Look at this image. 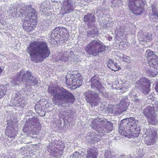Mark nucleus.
<instances>
[{
	"instance_id": "1",
	"label": "nucleus",
	"mask_w": 158,
	"mask_h": 158,
	"mask_svg": "<svg viewBox=\"0 0 158 158\" xmlns=\"http://www.w3.org/2000/svg\"><path fill=\"white\" fill-rule=\"evenodd\" d=\"M16 8L10 10V13L13 17H23V27L27 31L34 29L37 22V18L35 15V10L31 7V5H27L22 7L19 12Z\"/></svg>"
},
{
	"instance_id": "2",
	"label": "nucleus",
	"mask_w": 158,
	"mask_h": 158,
	"mask_svg": "<svg viewBox=\"0 0 158 158\" xmlns=\"http://www.w3.org/2000/svg\"><path fill=\"white\" fill-rule=\"evenodd\" d=\"M27 50L32 61L36 63L43 61L50 55L47 44L44 41H35L31 43Z\"/></svg>"
},
{
	"instance_id": "3",
	"label": "nucleus",
	"mask_w": 158,
	"mask_h": 158,
	"mask_svg": "<svg viewBox=\"0 0 158 158\" xmlns=\"http://www.w3.org/2000/svg\"><path fill=\"white\" fill-rule=\"evenodd\" d=\"M48 92L53 96L54 104L61 106L65 103H73L75 100L74 96L63 87H49Z\"/></svg>"
},
{
	"instance_id": "4",
	"label": "nucleus",
	"mask_w": 158,
	"mask_h": 158,
	"mask_svg": "<svg viewBox=\"0 0 158 158\" xmlns=\"http://www.w3.org/2000/svg\"><path fill=\"white\" fill-rule=\"evenodd\" d=\"M91 126L93 129L97 131H101L100 135H104L106 133L112 130L113 123L108 121L104 118L95 119L92 122Z\"/></svg>"
},
{
	"instance_id": "5",
	"label": "nucleus",
	"mask_w": 158,
	"mask_h": 158,
	"mask_svg": "<svg viewBox=\"0 0 158 158\" xmlns=\"http://www.w3.org/2000/svg\"><path fill=\"white\" fill-rule=\"evenodd\" d=\"M106 47L103 44L98 40H93L88 44L85 48V51L90 55L96 56L99 53L104 51Z\"/></svg>"
},
{
	"instance_id": "6",
	"label": "nucleus",
	"mask_w": 158,
	"mask_h": 158,
	"mask_svg": "<svg viewBox=\"0 0 158 158\" xmlns=\"http://www.w3.org/2000/svg\"><path fill=\"white\" fill-rule=\"evenodd\" d=\"M143 113L150 124L154 125L156 124L157 120L156 117L158 115V111H155L154 107H146L143 109Z\"/></svg>"
},
{
	"instance_id": "7",
	"label": "nucleus",
	"mask_w": 158,
	"mask_h": 158,
	"mask_svg": "<svg viewBox=\"0 0 158 158\" xmlns=\"http://www.w3.org/2000/svg\"><path fill=\"white\" fill-rule=\"evenodd\" d=\"M129 8L133 13L139 15L142 12L143 0H128Z\"/></svg>"
},
{
	"instance_id": "8",
	"label": "nucleus",
	"mask_w": 158,
	"mask_h": 158,
	"mask_svg": "<svg viewBox=\"0 0 158 158\" xmlns=\"http://www.w3.org/2000/svg\"><path fill=\"white\" fill-rule=\"evenodd\" d=\"M138 121L133 118H130L123 119L120 122L119 130H127L128 128H136Z\"/></svg>"
},
{
	"instance_id": "9",
	"label": "nucleus",
	"mask_w": 158,
	"mask_h": 158,
	"mask_svg": "<svg viewBox=\"0 0 158 158\" xmlns=\"http://www.w3.org/2000/svg\"><path fill=\"white\" fill-rule=\"evenodd\" d=\"M151 82L144 77H142L136 83L135 87L141 90L145 94L150 91Z\"/></svg>"
},
{
	"instance_id": "10",
	"label": "nucleus",
	"mask_w": 158,
	"mask_h": 158,
	"mask_svg": "<svg viewBox=\"0 0 158 158\" xmlns=\"http://www.w3.org/2000/svg\"><path fill=\"white\" fill-rule=\"evenodd\" d=\"M85 95L86 100L91 106H98L100 102L101 98L98 94L94 92L89 91L86 92Z\"/></svg>"
},
{
	"instance_id": "11",
	"label": "nucleus",
	"mask_w": 158,
	"mask_h": 158,
	"mask_svg": "<svg viewBox=\"0 0 158 158\" xmlns=\"http://www.w3.org/2000/svg\"><path fill=\"white\" fill-rule=\"evenodd\" d=\"M127 104L124 101L121 100L118 106V108L114 105H111L109 107L108 110L109 113L113 114H119L123 111H125L127 109Z\"/></svg>"
},
{
	"instance_id": "12",
	"label": "nucleus",
	"mask_w": 158,
	"mask_h": 158,
	"mask_svg": "<svg viewBox=\"0 0 158 158\" xmlns=\"http://www.w3.org/2000/svg\"><path fill=\"white\" fill-rule=\"evenodd\" d=\"M64 144L62 142V140H54L49 144L48 147V149H50L51 151H55L56 148V149L59 151V156L62 155L63 150L64 148Z\"/></svg>"
},
{
	"instance_id": "13",
	"label": "nucleus",
	"mask_w": 158,
	"mask_h": 158,
	"mask_svg": "<svg viewBox=\"0 0 158 158\" xmlns=\"http://www.w3.org/2000/svg\"><path fill=\"white\" fill-rule=\"evenodd\" d=\"M91 86L92 88L96 89L99 92L102 93L104 95L105 88L102 86V84L100 81L99 78L97 76H94L90 80Z\"/></svg>"
},
{
	"instance_id": "14",
	"label": "nucleus",
	"mask_w": 158,
	"mask_h": 158,
	"mask_svg": "<svg viewBox=\"0 0 158 158\" xmlns=\"http://www.w3.org/2000/svg\"><path fill=\"white\" fill-rule=\"evenodd\" d=\"M138 128H131L125 130L120 129L118 131L122 135H123L128 138L137 137L139 135V132L137 130Z\"/></svg>"
},
{
	"instance_id": "15",
	"label": "nucleus",
	"mask_w": 158,
	"mask_h": 158,
	"mask_svg": "<svg viewBox=\"0 0 158 158\" xmlns=\"http://www.w3.org/2000/svg\"><path fill=\"white\" fill-rule=\"evenodd\" d=\"M69 53L67 52H62L60 53V56L58 59H57L56 61L60 63L61 61H74L73 52V51H71L69 52L68 57V55Z\"/></svg>"
},
{
	"instance_id": "16",
	"label": "nucleus",
	"mask_w": 158,
	"mask_h": 158,
	"mask_svg": "<svg viewBox=\"0 0 158 158\" xmlns=\"http://www.w3.org/2000/svg\"><path fill=\"white\" fill-rule=\"evenodd\" d=\"M72 0H64L63 4V10L62 15L68 14L74 10L75 5L73 3Z\"/></svg>"
},
{
	"instance_id": "17",
	"label": "nucleus",
	"mask_w": 158,
	"mask_h": 158,
	"mask_svg": "<svg viewBox=\"0 0 158 158\" xmlns=\"http://www.w3.org/2000/svg\"><path fill=\"white\" fill-rule=\"evenodd\" d=\"M32 76V73L28 71L21 70L18 75L17 79L19 82L27 83Z\"/></svg>"
},
{
	"instance_id": "18",
	"label": "nucleus",
	"mask_w": 158,
	"mask_h": 158,
	"mask_svg": "<svg viewBox=\"0 0 158 158\" xmlns=\"http://www.w3.org/2000/svg\"><path fill=\"white\" fill-rule=\"evenodd\" d=\"M157 132L154 130H152L149 132L148 135L146 136L145 139V143L148 145H151L153 144L155 141L157 137Z\"/></svg>"
},
{
	"instance_id": "19",
	"label": "nucleus",
	"mask_w": 158,
	"mask_h": 158,
	"mask_svg": "<svg viewBox=\"0 0 158 158\" xmlns=\"http://www.w3.org/2000/svg\"><path fill=\"white\" fill-rule=\"evenodd\" d=\"M84 19V22L89 27L94 25V23H95V17L94 13L88 14L85 16Z\"/></svg>"
},
{
	"instance_id": "20",
	"label": "nucleus",
	"mask_w": 158,
	"mask_h": 158,
	"mask_svg": "<svg viewBox=\"0 0 158 158\" xmlns=\"http://www.w3.org/2000/svg\"><path fill=\"white\" fill-rule=\"evenodd\" d=\"M27 125H28V126H30L32 129L34 131H35V129H38L40 126V123L38 119L35 118H29Z\"/></svg>"
},
{
	"instance_id": "21",
	"label": "nucleus",
	"mask_w": 158,
	"mask_h": 158,
	"mask_svg": "<svg viewBox=\"0 0 158 158\" xmlns=\"http://www.w3.org/2000/svg\"><path fill=\"white\" fill-rule=\"evenodd\" d=\"M98 151L96 147H92L88 149L87 151V158H97Z\"/></svg>"
},
{
	"instance_id": "22",
	"label": "nucleus",
	"mask_w": 158,
	"mask_h": 158,
	"mask_svg": "<svg viewBox=\"0 0 158 158\" xmlns=\"http://www.w3.org/2000/svg\"><path fill=\"white\" fill-rule=\"evenodd\" d=\"M99 134H95V133L94 132H92L89 134V136L90 137V139L91 140L92 142L93 143H95L100 141L101 139V137L102 135H101L100 133L101 131H97Z\"/></svg>"
},
{
	"instance_id": "23",
	"label": "nucleus",
	"mask_w": 158,
	"mask_h": 158,
	"mask_svg": "<svg viewBox=\"0 0 158 158\" xmlns=\"http://www.w3.org/2000/svg\"><path fill=\"white\" fill-rule=\"evenodd\" d=\"M17 131L15 130L13 127H11L10 128L9 127H7L6 131L5 134L9 137L12 140L15 138L16 135Z\"/></svg>"
},
{
	"instance_id": "24",
	"label": "nucleus",
	"mask_w": 158,
	"mask_h": 158,
	"mask_svg": "<svg viewBox=\"0 0 158 158\" xmlns=\"http://www.w3.org/2000/svg\"><path fill=\"white\" fill-rule=\"evenodd\" d=\"M91 29L87 31V36L89 37L94 38L98 35V30L94 25L91 26Z\"/></svg>"
},
{
	"instance_id": "25",
	"label": "nucleus",
	"mask_w": 158,
	"mask_h": 158,
	"mask_svg": "<svg viewBox=\"0 0 158 158\" xmlns=\"http://www.w3.org/2000/svg\"><path fill=\"white\" fill-rule=\"evenodd\" d=\"M75 75L73 74L71 75H67L66 78V83L70 87H73L74 86L73 83L75 82Z\"/></svg>"
},
{
	"instance_id": "26",
	"label": "nucleus",
	"mask_w": 158,
	"mask_h": 158,
	"mask_svg": "<svg viewBox=\"0 0 158 158\" xmlns=\"http://www.w3.org/2000/svg\"><path fill=\"white\" fill-rule=\"evenodd\" d=\"M60 32L61 39L67 41L69 37L67 30L64 27H60Z\"/></svg>"
},
{
	"instance_id": "27",
	"label": "nucleus",
	"mask_w": 158,
	"mask_h": 158,
	"mask_svg": "<svg viewBox=\"0 0 158 158\" xmlns=\"http://www.w3.org/2000/svg\"><path fill=\"white\" fill-rule=\"evenodd\" d=\"M152 12L150 14L151 18L158 19V6L154 4L151 6Z\"/></svg>"
},
{
	"instance_id": "28",
	"label": "nucleus",
	"mask_w": 158,
	"mask_h": 158,
	"mask_svg": "<svg viewBox=\"0 0 158 158\" xmlns=\"http://www.w3.org/2000/svg\"><path fill=\"white\" fill-rule=\"evenodd\" d=\"M26 99L24 98H18L16 100V102H15L16 103L15 106L18 107H23L27 103Z\"/></svg>"
},
{
	"instance_id": "29",
	"label": "nucleus",
	"mask_w": 158,
	"mask_h": 158,
	"mask_svg": "<svg viewBox=\"0 0 158 158\" xmlns=\"http://www.w3.org/2000/svg\"><path fill=\"white\" fill-rule=\"evenodd\" d=\"M158 57L157 56L156 58H152L148 60V64L150 67L153 68L154 69L157 68L158 67Z\"/></svg>"
},
{
	"instance_id": "30",
	"label": "nucleus",
	"mask_w": 158,
	"mask_h": 158,
	"mask_svg": "<svg viewBox=\"0 0 158 158\" xmlns=\"http://www.w3.org/2000/svg\"><path fill=\"white\" fill-rule=\"evenodd\" d=\"M74 80H75V82L73 83V85L75 88L81 85L82 80L81 79V78L80 77V74H77L75 75Z\"/></svg>"
},
{
	"instance_id": "31",
	"label": "nucleus",
	"mask_w": 158,
	"mask_h": 158,
	"mask_svg": "<svg viewBox=\"0 0 158 158\" xmlns=\"http://www.w3.org/2000/svg\"><path fill=\"white\" fill-rule=\"evenodd\" d=\"M115 33L118 36H123L125 34L124 27L123 26H119L116 28Z\"/></svg>"
},
{
	"instance_id": "32",
	"label": "nucleus",
	"mask_w": 158,
	"mask_h": 158,
	"mask_svg": "<svg viewBox=\"0 0 158 158\" xmlns=\"http://www.w3.org/2000/svg\"><path fill=\"white\" fill-rule=\"evenodd\" d=\"M152 34L151 33H147L144 34L141 38V41L146 43L149 42L152 39Z\"/></svg>"
},
{
	"instance_id": "33",
	"label": "nucleus",
	"mask_w": 158,
	"mask_h": 158,
	"mask_svg": "<svg viewBox=\"0 0 158 158\" xmlns=\"http://www.w3.org/2000/svg\"><path fill=\"white\" fill-rule=\"evenodd\" d=\"M60 29L59 27H56L53 29L51 34V36L53 39L59 38L61 36Z\"/></svg>"
},
{
	"instance_id": "34",
	"label": "nucleus",
	"mask_w": 158,
	"mask_h": 158,
	"mask_svg": "<svg viewBox=\"0 0 158 158\" xmlns=\"http://www.w3.org/2000/svg\"><path fill=\"white\" fill-rule=\"evenodd\" d=\"M145 56L148 58V60L157 56L153 52L151 51L150 50H147L146 51Z\"/></svg>"
},
{
	"instance_id": "35",
	"label": "nucleus",
	"mask_w": 158,
	"mask_h": 158,
	"mask_svg": "<svg viewBox=\"0 0 158 158\" xmlns=\"http://www.w3.org/2000/svg\"><path fill=\"white\" fill-rule=\"evenodd\" d=\"M28 81L26 84H28V85H35L38 83V78H35L32 76Z\"/></svg>"
},
{
	"instance_id": "36",
	"label": "nucleus",
	"mask_w": 158,
	"mask_h": 158,
	"mask_svg": "<svg viewBox=\"0 0 158 158\" xmlns=\"http://www.w3.org/2000/svg\"><path fill=\"white\" fill-rule=\"evenodd\" d=\"M147 75L150 77H154L158 74V72L155 69H148L146 73Z\"/></svg>"
},
{
	"instance_id": "37",
	"label": "nucleus",
	"mask_w": 158,
	"mask_h": 158,
	"mask_svg": "<svg viewBox=\"0 0 158 158\" xmlns=\"http://www.w3.org/2000/svg\"><path fill=\"white\" fill-rule=\"evenodd\" d=\"M7 88L3 85H0V99L3 97L6 94Z\"/></svg>"
},
{
	"instance_id": "38",
	"label": "nucleus",
	"mask_w": 158,
	"mask_h": 158,
	"mask_svg": "<svg viewBox=\"0 0 158 158\" xmlns=\"http://www.w3.org/2000/svg\"><path fill=\"white\" fill-rule=\"evenodd\" d=\"M105 158H116L113 153L110 152L109 150H107L106 151L104 154Z\"/></svg>"
},
{
	"instance_id": "39",
	"label": "nucleus",
	"mask_w": 158,
	"mask_h": 158,
	"mask_svg": "<svg viewBox=\"0 0 158 158\" xmlns=\"http://www.w3.org/2000/svg\"><path fill=\"white\" fill-rule=\"evenodd\" d=\"M123 56H120V59L123 61L126 62L127 63L130 62V57L127 56H125L124 55H123Z\"/></svg>"
},
{
	"instance_id": "40",
	"label": "nucleus",
	"mask_w": 158,
	"mask_h": 158,
	"mask_svg": "<svg viewBox=\"0 0 158 158\" xmlns=\"http://www.w3.org/2000/svg\"><path fill=\"white\" fill-rule=\"evenodd\" d=\"M144 155V153L142 150H140L136 156V158H142Z\"/></svg>"
},
{
	"instance_id": "41",
	"label": "nucleus",
	"mask_w": 158,
	"mask_h": 158,
	"mask_svg": "<svg viewBox=\"0 0 158 158\" xmlns=\"http://www.w3.org/2000/svg\"><path fill=\"white\" fill-rule=\"evenodd\" d=\"M108 64L107 66L109 67L111 69V67L110 66H111L112 65H113V64L114 63V60H108Z\"/></svg>"
},
{
	"instance_id": "42",
	"label": "nucleus",
	"mask_w": 158,
	"mask_h": 158,
	"mask_svg": "<svg viewBox=\"0 0 158 158\" xmlns=\"http://www.w3.org/2000/svg\"><path fill=\"white\" fill-rule=\"evenodd\" d=\"M72 155L73 157H75V158H79V152H76L73 154Z\"/></svg>"
},
{
	"instance_id": "43",
	"label": "nucleus",
	"mask_w": 158,
	"mask_h": 158,
	"mask_svg": "<svg viewBox=\"0 0 158 158\" xmlns=\"http://www.w3.org/2000/svg\"><path fill=\"white\" fill-rule=\"evenodd\" d=\"M72 155L73 157H75V158H79V152H76L73 154Z\"/></svg>"
},
{
	"instance_id": "44",
	"label": "nucleus",
	"mask_w": 158,
	"mask_h": 158,
	"mask_svg": "<svg viewBox=\"0 0 158 158\" xmlns=\"http://www.w3.org/2000/svg\"><path fill=\"white\" fill-rule=\"evenodd\" d=\"M83 1L85 2V3L84 4V5H85L89 3L90 1V0H83Z\"/></svg>"
},
{
	"instance_id": "45",
	"label": "nucleus",
	"mask_w": 158,
	"mask_h": 158,
	"mask_svg": "<svg viewBox=\"0 0 158 158\" xmlns=\"http://www.w3.org/2000/svg\"><path fill=\"white\" fill-rule=\"evenodd\" d=\"M26 127V126H24L23 127V131L24 132H25L27 131V130H26V128H27V127Z\"/></svg>"
},
{
	"instance_id": "46",
	"label": "nucleus",
	"mask_w": 158,
	"mask_h": 158,
	"mask_svg": "<svg viewBox=\"0 0 158 158\" xmlns=\"http://www.w3.org/2000/svg\"><path fill=\"white\" fill-rule=\"evenodd\" d=\"M117 64H113V65H112V66L113 68H114V67H115V68H117Z\"/></svg>"
},
{
	"instance_id": "47",
	"label": "nucleus",
	"mask_w": 158,
	"mask_h": 158,
	"mask_svg": "<svg viewBox=\"0 0 158 158\" xmlns=\"http://www.w3.org/2000/svg\"><path fill=\"white\" fill-rule=\"evenodd\" d=\"M1 158H9L7 156H5V155H3L1 157Z\"/></svg>"
},
{
	"instance_id": "48",
	"label": "nucleus",
	"mask_w": 158,
	"mask_h": 158,
	"mask_svg": "<svg viewBox=\"0 0 158 158\" xmlns=\"http://www.w3.org/2000/svg\"><path fill=\"white\" fill-rule=\"evenodd\" d=\"M119 158H126L125 157V156L124 155H122V156H120Z\"/></svg>"
},
{
	"instance_id": "49",
	"label": "nucleus",
	"mask_w": 158,
	"mask_h": 158,
	"mask_svg": "<svg viewBox=\"0 0 158 158\" xmlns=\"http://www.w3.org/2000/svg\"><path fill=\"white\" fill-rule=\"evenodd\" d=\"M144 47H147L148 46V44H147V43L144 44Z\"/></svg>"
},
{
	"instance_id": "50",
	"label": "nucleus",
	"mask_w": 158,
	"mask_h": 158,
	"mask_svg": "<svg viewBox=\"0 0 158 158\" xmlns=\"http://www.w3.org/2000/svg\"><path fill=\"white\" fill-rule=\"evenodd\" d=\"M2 72V68L0 67V75H1Z\"/></svg>"
},
{
	"instance_id": "51",
	"label": "nucleus",
	"mask_w": 158,
	"mask_h": 158,
	"mask_svg": "<svg viewBox=\"0 0 158 158\" xmlns=\"http://www.w3.org/2000/svg\"><path fill=\"white\" fill-rule=\"evenodd\" d=\"M35 109H36V108H38V105H36V106H35Z\"/></svg>"
},
{
	"instance_id": "52",
	"label": "nucleus",
	"mask_w": 158,
	"mask_h": 158,
	"mask_svg": "<svg viewBox=\"0 0 158 158\" xmlns=\"http://www.w3.org/2000/svg\"><path fill=\"white\" fill-rule=\"evenodd\" d=\"M112 70H114V71H115L117 70H116L115 69H112Z\"/></svg>"
},
{
	"instance_id": "53",
	"label": "nucleus",
	"mask_w": 158,
	"mask_h": 158,
	"mask_svg": "<svg viewBox=\"0 0 158 158\" xmlns=\"http://www.w3.org/2000/svg\"><path fill=\"white\" fill-rule=\"evenodd\" d=\"M56 156H57V157H58L59 156L58 154H56Z\"/></svg>"
},
{
	"instance_id": "54",
	"label": "nucleus",
	"mask_w": 158,
	"mask_h": 158,
	"mask_svg": "<svg viewBox=\"0 0 158 158\" xmlns=\"http://www.w3.org/2000/svg\"><path fill=\"white\" fill-rule=\"evenodd\" d=\"M109 40H111V39H112V37L110 38H109Z\"/></svg>"
},
{
	"instance_id": "55",
	"label": "nucleus",
	"mask_w": 158,
	"mask_h": 158,
	"mask_svg": "<svg viewBox=\"0 0 158 158\" xmlns=\"http://www.w3.org/2000/svg\"><path fill=\"white\" fill-rule=\"evenodd\" d=\"M126 158H131L130 157H126Z\"/></svg>"
},
{
	"instance_id": "56",
	"label": "nucleus",
	"mask_w": 158,
	"mask_h": 158,
	"mask_svg": "<svg viewBox=\"0 0 158 158\" xmlns=\"http://www.w3.org/2000/svg\"><path fill=\"white\" fill-rule=\"evenodd\" d=\"M108 23H107V24H106V25H107V26H108Z\"/></svg>"
},
{
	"instance_id": "57",
	"label": "nucleus",
	"mask_w": 158,
	"mask_h": 158,
	"mask_svg": "<svg viewBox=\"0 0 158 158\" xmlns=\"http://www.w3.org/2000/svg\"><path fill=\"white\" fill-rule=\"evenodd\" d=\"M17 96V97H18V94L16 95Z\"/></svg>"
},
{
	"instance_id": "58",
	"label": "nucleus",
	"mask_w": 158,
	"mask_h": 158,
	"mask_svg": "<svg viewBox=\"0 0 158 158\" xmlns=\"http://www.w3.org/2000/svg\"><path fill=\"white\" fill-rule=\"evenodd\" d=\"M157 42H158V41Z\"/></svg>"
}]
</instances>
